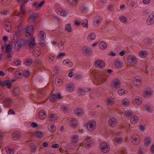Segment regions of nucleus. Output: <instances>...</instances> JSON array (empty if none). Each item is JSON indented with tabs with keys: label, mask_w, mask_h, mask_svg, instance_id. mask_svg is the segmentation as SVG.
Masks as SVG:
<instances>
[{
	"label": "nucleus",
	"mask_w": 154,
	"mask_h": 154,
	"mask_svg": "<svg viewBox=\"0 0 154 154\" xmlns=\"http://www.w3.org/2000/svg\"><path fill=\"white\" fill-rule=\"evenodd\" d=\"M33 28L32 25H30L26 28L25 31L26 33L28 34L29 35L31 36V32H32Z\"/></svg>",
	"instance_id": "obj_14"
},
{
	"label": "nucleus",
	"mask_w": 154,
	"mask_h": 154,
	"mask_svg": "<svg viewBox=\"0 0 154 154\" xmlns=\"http://www.w3.org/2000/svg\"><path fill=\"white\" fill-rule=\"evenodd\" d=\"M25 7L24 4H21V7L20 8V10L22 12L23 15L24 14L26 13V11L24 9V7Z\"/></svg>",
	"instance_id": "obj_41"
},
{
	"label": "nucleus",
	"mask_w": 154,
	"mask_h": 154,
	"mask_svg": "<svg viewBox=\"0 0 154 154\" xmlns=\"http://www.w3.org/2000/svg\"><path fill=\"white\" fill-rule=\"evenodd\" d=\"M115 65L117 67H121L122 66V63L119 60H117L115 63Z\"/></svg>",
	"instance_id": "obj_38"
},
{
	"label": "nucleus",
	"mask_w": 154,
	"mask_h": 154,
	"mask_svg": "<svg viewBox=\"0 0 154 154\" xmlns=\"http://www.w3.org/2000/svg\"><path fill=\"white\" fill-rule=\"evenodd\" d=\"M151 94V92L150 91H146L144 92L145 95L149 96Z\"/></svg>",
	"instance_id": "obj_62"
},
{
	"label": "nucleus",
	"mask_w": 154,
	"mask_h": 154,
	"mask_svg": "<svg viewBox=\"0 0 154 154\" xmlns=\"http://www.w3.org/2000/svg\"><path fill=\"white\" fill-rule=\"evenodd\" d=\"M77 122L75 119H72L70 122V125L73 127H76L77 126Z\"/></svg>",
	"instance_id": "obj_26"
},
{
	"label": "nucleus",
	"mask_w": 154,
	"mask_h": 154,
	"mask_svg": "<svg viewBox=\"0 0 154 154\" xmlns=\"http://www.w3.org/2000/svg\"><path fill=\"white\" fill-rule=\"evenodd\" d=\"M120 20L122 22L125 23L127 21V19L125 17L123 16H120Z\"/></svg>",
	"instance_id": "obj_58"
},
{
	"label": "nucleus",
	"mask_w": 154,
	"mask_h": 154,
	"mask_svg": "<svg viewBox=\"0 0 154 154\" xmlns=\"http://www.w3.org/2000/svg\"><path fill=\"white\" fill-rule=\"evenodd\" d=\"M40 119L42 120L45 119L47 117L46 112L43 110L41 111L39 113Z\"/></svg>",
	"instance_id": "obj_10"
},
{
	"label": "nucleus",
	"mask_w": 154,
	"mask_h": 154,
	"mask_svg": "<svg viewBox=\"0 0 154 154\" xmlns=\"http://www.w3.org/2000/svg\"><path fill=\"white\" fill-rule=\"evenodd\" d=\"M80 10L82 12H85L88 10V8L86 6L82 5L81 6Z\"/></svg>",
	"instance_id": "obj_48"
},
{
	"label": "nucleus",
	"mask_w": 154,
	"mask_h": 154,
	"mask_svg": "<svg viewBox=\"0 0 154 154\" xmlns=\"http://www.w3.org/2000/svg\"><path fill=\"white\" fill-rule=\"evenodd\" d=\"M141 98L140 97H137L135 99V102L137 105H140L142 103Z\"/></svg>",
	"instance_id": "obj_25"
},
{
	"label": "nucleus",
	"mask_w": 154,
	"mask_h": 154,
	"mask_svg": "<svg viewBox=\"0 0 154 154\" xmlns=\"http://www.w3.org/2000/svg\"><path fill=\"white\" fill-rule=\"evenodd\" d=\"M38 15L37 14H33L30 16L29 19H32L33 20L35 21L36 18L37 17Z\"/></svg>",
	"instance_id": "obj_44"
},
{
	"label": "nucleus",
	"mask_w": 154,
	"mask_h": 154,
	"mask_svg": "<svg viewBox=\"0 0 154 154\" xmlns=\"http://www.w3.org/2000/svg\"><path fill=\"white\" fill-rule=\"evenodd\" d=\"M67 12L63 10H59L57 11L58 14L61 16H66L67 15Z\"/></svg>",
	"instance_id": "obj_21"
},
{
	"label": "nucleus",
	"mask_w": 154,
	"mask_h": 154,
	"mask_svg": "<svg viewBox=\"0 0 154 154\" xmlns=\"http://www.w3.org/2000/svg\"><path fill=\"white\" fill-rule=\"evenodd\" d=\"M5 85L9 89H10L12 86L11 82H10L8 80L5 81Z\"/></svg>",
	"instance_id": "obj_37"
},
{
	"label": "nucleus",
	"mask_w": 154,
	"mask_h": 154,
	"mask_svg": "<svg viewBox=\"0 0 154 154\" xmlns=\"http://www.w3.org/2000/svg\"><path fill=\"white\" fill-rule=\"evenodd\" d=\"M96 64L97 66L100 68H102L105 66V63L104 62L101 60H97L96 61Z\"/></svg>",
	"instance_id": "obj_19"
},
{
	"label": "nucleus",
	"mask_w": 154,
	"mask_h": 154,
	"mask_svg": "<svg viewBox=\"0 0 154 154\" xmlns=\"http://www.w3.org/2000/svg\"><path fill=\"white\" fill-rule=\"evenodd\" d=\"M112 87L116 89H118L120 87V82L117 79H115L112 82Z\"/></svg>",
	"instance_id": "obj_6"
},
{
	"label": "nucleus",
	"mask_w": 154,
	"mask_h": 154,
	"mask_svg": "<svg viewBox=\"0 0 154 154\" xmlns=\"http://www.w3.org/2000/svg\"><path fill=\"white\" fill-rule=\"evenodd\" d=\"M125 114L127 117H130L133 115V113L132 111L127 110L125 112Z\"/></svg>",
	"instance_id": "obj_32"
},
{
	"label": "nucleus",
	"mask_w": 154,
	"mask_h": 154,
	"mask_svg": "<svg viewBox=\"0 0 154 154\" xmlns=\"http://www.w3.org/2000/svg\"><path fill=\"white\" fill-rule=\"evenodd\" d=\"M12 136L15 139L19 138L20 136V134L18 132H15L13 133Z\"/></svg>",
	"instance_id": "obj_30"
},
{
	"label": "nucleus",
	"mask_w": 154,
	"mask_h": 154,
	"mask_svg": "<svg viewBox=\"0 0 154 154\" xmlns=\"http://www.w3.org/2000/svg\"><path fill=\"white\" fill-rule=\"evenodd\" d=\"M146 44L148 47H149L151 45H153V42L152 41V40L149 38L146 39Z\"/></svg>",
	"instance_id": "obj_27"
},
{
	"label": "nucleus",
	"mask_w": 154,
	"mask_h": 154,
	"mask_svg": "<svg viewBox=\"0 0 154 154\" xmlns=\"http://www.w3.org/2000/svg\"><path fill=\"white\" fill-rule=\"evenodd\" d=\"M87 127L89 131H94L96 127V122L94 121H91L88 122L87 125Z\"/></svg>",
	"instance_id": "obj_1"
},
{
	"label": "nucleus",
	"mask_w": 154,
	"mask_h": 154,
	"mask_svg": "<svg viewBox=\"0 0 154 154\" xmlns=\"http://www.w3.org/2000/svg\"><path fill=\"white\" fill-rule=\"evenodd\" d=\"M96 36L94 33H90L88 36V39L89 41H91L96 38Z\"/></svg>",
	"instance_id": "obj_18"
},
{
	"label": "nucleus",
	"mask_w": 154,
	"mask_h": 154,
	"mask_svg": "<svg viewBox=\"0 0 154 154\" xmlns=\"http://www.w3.org/2000/svg\"><path fill=\"white\" fill-rule=\"evenodd\" d=\"M138 119L139 118L137 116H135L131 118L130 122L133 124H134L138 121Z\"/></svg>",
	"instance_id": "obj_24"
},
{
	"label": "nucleus",
	"mask_w": 154,
	"mask_h": 154,
	"mask_svg": "<svg viewBox=\"0 0 154 154\" xmlns=\"http://www.w3.org/2000/svg\"><path fill=\"white\" fill-rule=\"evenodd\" d=\"M49 118L50 121H54L56 120L57 117L54 114H52L49 116Z\"/></svg>",
	"instance_id": "obj_35"
},
{
	"label": "nucleus",
	"mask_w": 154,
	"mask_h": 154,
	"mask_svg": "<svg viewBox=\"0 0 154 154\" xmlns=\"http://www.w3.org/2000/svg\"><path fill=\"white\" fill-rule=\"evenodd\" d=\"M151 142V140L149 137H146L145 140V144L148 146Z\"/></svg>",
	"instance_id": "obj_36"
},
{
	"label": "nucleus",
	"mask_w": 154,
	"mask_h": 154,
	"mask_svg": "<svg viewBox=\"0 0 154 154\" xmlns=\"http://www.w3.org/2000/svg\"><path fill=\"white\" fill-rule=\"evenodd\" d=\"M100 47L101 49H105L107 47L106 44L103 42H101L100 43Z\"/></svg>",
	"instance_id": "obj_28"
},
{
	"label": "nucleus",
	"mask_w": 154,
	"mask_h": 154,
	"mask_svg": "<svg viewBox=\"0 0 154 154\" xmlns=\"http://www.w3.org/2000/svg\"><path fill=\"white\" fill-rule=\"evenodd\" d=\"M63 63L65 66L69 67H71L73 65V63L69 59L64 60Z\"/></svg>",
	"instance_id": "obj_11"
},
{
	"label": "nucleus",
	"mask_w": 154,
	"mask_h": 154,
	"mask_svg": "<svg viewBox=\"0 0 154 154\" xmlns=\"http://www.w3.org/2000/svg\"><path fill=\"white\" fill-rule=\"evenodd\" d=\"M107 102L108 104L110 105H112L114 102L113 99L111 98H109L107 100Z\"/></svg>",
	"instance_id": "obj_46"
},
{
	"label": "nucleus",
	"mask_w": 154,
	"mask_h": 154,
	"mask_svg": "<svg viewBox=\"0 0 154 154\" xmlns=\"http://www.w3.org/2000/svg\"><path fill=\"white\" fill-rule=\"evenodd\" d=\"M74 88V86L72 85H67L66 90L67 91H72Z\"/></svg>",
	"instance_id": "obj_42"
},
{
	"label": "nucleus",
	"mask_w": 154,
	"mask_h": 154,
	"mask_svg": "<svg viewBox=\"0 0 154 154\" xmlns=\"http://www.w3.org/2000/svg\"><path fill=\"white\" fill-rule=\"evenodd\" d=\"M65 29L69 32H71L72 31V29L71 28L70 24H68L66 25Z\"/></svg>",
	"instance_id": "obj_34"
},
{
	"label": "nucleus",
	"mask_w": 154,
	"mask_h": 154,
	"mask_svg": "<svg viewBox=\"0 0 154 154\" xmlns=\"http://www.w3.org/2000/svg\"><path fill=\"white\" fill-rule=\"evenodd\" d=\"M45 33V32L43 31H42L40 32L41 35V38L42 40H44L45 38V36H44Z\"/></svg>",
	"instance_id": "obj_50"
},
{
	"label": "nucleus",
	"mask_w": 154,
	"mask_h": 154,
	"mask_svg": "<svg viewBox=\"0 0 154 154\" xmlns=\"http://www.w3.org/2000/svg\"><path fill=\"white\" fill-rule=\"evenodd\" d=\"M129 102L127 99H125L123 101L122 103L123 105H127L129 104Z\"/></svg>",
	"instance_id": "obj_61"
},
{
	"label": "nucleus",
	"mask_w": 154,
	"mask_h": 154,
	"mask_svg": "<svg viewBox=\"0 0 154 154\" xmlns=\"http://www.w3.org/2000/svg\"><path fill=\"white\" fill-rule=\"evenodd\" d=\"M42 132L38 131L36 132L35 136L41 138L42 137Z\"/></svg>",
	"instance_id": "obj_40"
},
{
	"label": "nucleus",
	"mask_w": 154,
	"mask_h": 154,
	"mask_svg": "<svg viewBox=\"0 0 154 154\" xmlns=\"http://www.w3.org/2000/svg\"><path fill=\"white\" fill-rule=\"evenodd\" d=\"M14 63L15 65L17 66H20L21 65V61L19 59L18 60H15L14 61Z\"/></svg>",
	"instance_id": "obj_47"
},
{
	"label": "nucleus",
	"mask_w": 154,
	"mask_h": 154,
	"mask_svg": "<svg viewBox=\"0 0 154 154\" xmlns=\"http://www.w3.org/2000/svg\"><path fill=\"white\" fill-rule=\"evenodd\" d=\"M82 25L84 27H88V20L87 19H85L83 21V22L82 23Z\"/></svg>",
	"instance_id": "obj_49"
},
{
	"label": "nucleus",
	"mask_w": 154,
	"mask_h": 154,
	"mask_svg": "<svg viewBox=\"0 0 154 154\" xmlns=\"http://www.w3.org/2000/svg\"><path fill=\"white\" fill-rule=\"evenodd\" d=\"M16 75V76L17 78H20V77H19V76H21L22 75V74L19 71H17L15 73Z\"/></svg>",
	"instance_id": "obj_57"
},
{
	"label": "nucleus",
	"mask_w": 154,
	"mask_h": 154,
	"mask_svg": "<svg viewBox=\"0 0 154 154\" xmlns=\"http://www.w3.org/2000/svg\"><path fill=\"white\" fill-rule=\"evenodd\" d=\"M94 141L91 140H89L87 141L85 143V146L88 149L91 147Z\"/></svg>",
	"instance_id": "obj_20"
},
{
	"label": "nucleus",
	"mask_w": 154,
	"mask_h": 154,
	"mask_svg": "<svg viewBox=\"0 0 154 154\" xmlns=\"http://www.w3.org/2000/svg\"><path fill=\"white\" fill-rule=\"evenodd\" d=\"M22 44L19 41H17L15 44V48L18 50H19L21 47Z\"/></svg>",
	"instance_id": "obj_29"
},
{
	"label": "nucleus",
	"mask_w": 154,
	"mask_h": 154,
	"mask_svg": "<svg viewBox=\"0 0 154 154\" xmlns=\"http://www.w3.org/2000/svg\"><path fill=\"white\" fill-rule=\"evenodd\" d=\"M75 112L76 115H80L82 114V110L80 109H77L75 110Z\"/></svg>",
	"instance_id": "obj_54"
},
{
	"label": "nucleus",
	"mask_w": 154,
	"mask_h": 154,
	"mask_svg": "<svg viewBox=\"0 0 154 154\" xmlns=\"http://www.w3.org/2000/svg\"><path fill=\"white\" fill-rule=\"evenodd\" d=\"M58 47L60 50L63 49L64 47V45L63 43L60 42L58 44Z\"/></svg>",
	"instance_id": "obj_60"
},
{
	"label": "nucleus",
	"mask_w": 154,
	"mask_h": 154,
	"mask_svg": "<svg viewBox=\"0 0 154 154\" xmlns=\"http://www.w3.org/2000/svg\"><path fill=\"white\" fill-rule=\"evenodd\" d=\"M48 128L49 131L51 133L54 132L56 131V126L52 124V123L49 124Z\"/></svg>",
	"instance_id": "obj_9"
},
{
	"label": "nucleus",
	"mask_w": 154,
	"mask_h": 154,
	"mask_svg": "<svg viewBox=\"0 0 154 154\" xmlns=\"http://www.w3.org/2000/svg\"><path fill=\"white\" fill-rule=\"evenodd\" d=\"M54 56H50L48 59V61L50 63H53L54 61Z\"/></svg>",
	"instance_id": "obj_45"
},
{
	"label": "nucleus",
	"mask_w": 154,
	"mask_h": 154,
	"mask_svg": "<svg viewBox=\"0 0 154 154\" xmlns=\"http://www.w3.org/2000/svg\"><path fill=\"white\" fill-rule=\"evenodd\" d=\"M129 62L132 64H135L137 63V58L134 57L130 56L128 58Z\"/></svg>",
	"instance_id": "obj_16"
},
{
	"label": "nucleus",
	"mask_w": 154,
	"mask_h": 154,
	"mask_svg": "<svg viewBox=\"0 0 154 154\" xmlns=\"http://www.w3.org/2000/svg\"><path fill=\"white\" fill-rule=\"evenodd\" d=\"M145 109L146 111L150 112L152 111V109L150 106L149 104L146 105L145 106Z\"/></svg>",
	"instance_id": "obj_43"
},
{
	"label": "nucleus",
	"mask_w": 154,
	"mask_h": 154,
	"mask_svg": "<svg viewBox=\"0 0 154 154\" xmlns=\"http://www.w3.org/2000/svg\"><path fill=\"white\" fill-rule=\"evenodd\" d=\"M102 19L100 16L96 17L94 19V24L97 26H99V23L102 21Z\"/></svg>",
	"instance_id": "obj_12"
},
{
	"label": "nucleus",
	"mask_w": 154,
	"mask_h": 154,
	"mask_svg": "<svg viewBox=\"0 0 154 154\" xmlns=\"http://www.w3.org/2000/svg\"><path fill=\"white\" fill-rule=\"evenodd\" d=\"M61 98L60 94H53L49 97V100L51 102H54L57 99H60Z\"/></svg>",
	"instance_id": "obj_5"
},
{
	"label": "nucleus",
	"mask_w": 154,
	"mask_h": 154,
	"mask_svg": "<svg viewBox=\"0 0 154 154\" xmlns=\"http://www.w3.org/2000/svg\"><path fill=\"white\" fill-rule=\"evenodd\" d=\"M11 103V100L8 99H6L4 101L5 104L6 106H8Z\"/></svg>",
	"instance_id": "obj_51"
},
{
	"label": "nucleus",
	"mask_w": 154,
	"mask_h": 154,
	"mask_svg": "<svg viewBox=\"0 0 154 154\" xmlns=\"http://www.w3.org/2000/svg\"><path fill=\"white\" fill-rule=\"evenodd\" d=\"M32 59L30 60L29 59H28L25 60V64L26 66H29L32 63Z\"/></svg>",
	"instance_id": "obj_33"
},
{
	"label": "nucleus",
	"mask_w": 154,
	"mask_h": 154,
	"mask_svg": "<svg viewBox=\"0 0 154 154\" xmlns=\"http://www.w3.org/2000/svg\"><path fill=\"white\" fill-rule=\"evenodd\" d=\"M154 23V13H152L148 17L146 23L148 25H151Z\"/></svg>",
	"instance_id": "obj_3"
},
{
	"label": "nucleus",
	"mask_w": 154,
	"mask_h": 154,
	"mask_svg": "<svg viewBox=\"0 0 154 154\" xmlns=\"http://www.w3.org/2000/svg\"><path fill=\"white\" fill-rule=\"evenodd\" d=\"M24 88L25 91H28L29 90V85H26L24 86Z\"/></svg>",
	"instance_id": "obj_64"
},
{
	"label": "nucleus",
	"mask_w": 154,
	"mask_h": 154,
	"mask_svg": "<svg viewBox=\"0 0 154 154\" xmlns=\"http://www.w3.org/2000/svg\"><path fill=\"white\" fill-rule=\"evenodd\" d=\"M103 77L102 76H100L97 78V79L99 82V83H101L104 82L105 81L103 79Z\"/></svg>",
	"instance_id": "obj_55"
},
{
	"label": "nucleus",
	"mask_w": 154,
	"mask_h": 154,
	"mask_svg": "<svg viewBox=\"0 0 154 154\" xmlns=\"http://www.w3.org/2000/svg\"><path fill=\"white\" fill-rule=\"evenodd\" d=\"M78 140V136L76 135H75L72 137V142L74 143V144H75Z\"/></svg>",
	"instance_id": "obj_39"
},
{
	"label": "nucleus",
	"mask_w": 154,
	"mask_h": 154,
	"mask_svg": "<svg viewBox=\"0 0 154 154\" xmlns=\"http://www.w3.org/2000/svg\"><path fill=\"white\" fill-rule=\"evenodd\" d=\"M122 139L120 137L116 138L114 139V141L118 143H120L122 142Z\"/></svg>",
	"instance_id": "obj_56"
},
{
	"label": "nucleus",
	"mask_w": 154,
	"mask_h": 154,
	"mask_svg": "<svg viewBox=\"0 0 154 154\" xmlns=\"http://www.w3.org/2000/svg\"><path fill=\"white\" fill-rule=\"evenodd\" d=\"M33 54L34 56L36 57H38L40 54V49L38 47H35L34 50Z\"/></svg>",
	"instance_id": "obj_15"
},
{
	"label": "nucleus",
	"mask_w": 154,
	"mask_h": 154,
	"mask_svg": "<svg viewBox=\"0 0 154 154\" xmlns=\"http://www.w3.org/2000/svg\"><path fill=\"white\" fill-rule=\"evenodd\" d=\"M100 147L101 151L104 153H107L109 150V145L106 142L101 143Z\"/></svg>",
	"instance_id": "obj_2"
},
{
	"label": "nucleus",
	"mask_w": 154,
	"mask_h": 154,
	"mask_svg": "<svg viewBox=\"0 0 154 154\" xmlns=\"http://www.w3.org/2000/svg\"><path fill=\"white\" fill-rule=\"evenodd\" d=\"M85 88H79V93L81 94H84L85 93Z\"/></svg>",
	"instance_id": "obj_52"
},
{
	"label": "nucleus",
	"mask_w": 154,
	"mask_h": 154,
	"mask_svg": "<svg viewBox=\"0 0 154 154\" xmlns=\"http://www.w3.org/2000/svg\"><path fill=\"white\" fill-rule=\"evenodd\" d=\"M146 54V52L145 51H143L141 52L139 55L140 56L144 57Z\"/></svg>",
	"instance_id": "obj_63"
},
{
	"label": "nucleus",
	"mask_w": 154,
	"mask_h": 154,
	"mask_svg": "<svg viewBox=\"0 0 154 154\" xmlns=\"http://www.w3.org/2000/svg\"><path fill=\"white\" fill-rule=\"evenodd\" d=\"M117 124V121L115 118H112L109 121V125L111 127H115Z\"/></svg>",
	"instance_id": "obj_8"
},
{
	"label": "nucleus",
	"mask_w": 154,
	"mask_h": 154,
	"mask_svg": "<svg viewBox=\"0 0 154 154\" xmlns=\"http://www.w3.org/2000/svg\"><path fill=\"white\" fill-rule=\"evenodd\" d=\"M23 75L25 77H28L30 75V72L28 71H25L23 72Z\"/></svg>",
	"instance_id": "obj_59"
},
{
	"label": "nucleus",
	"mask_w": 154,
	"mask_h": 154,
	"mask_svg": "<svg viewBox=\"0 0 154 154\" xmlns=\"http://www.w3.org/2000/svg\"><path fill=\"white\" fill-rule=\"evenodd\" d=\"M62 82L60 79L57 78H56L55 81V84L57 86H59L62 83Z\"/></svg>",
	"instance_id": "obj_31"
},
{
	"label": "nucleus",
	"mask_w": 154,
	"mask_h": 154,
	"mask_svg": "<svg viewBox=\"0 0 154 154\" xmlns=\"http://www.w3.org/2000/svg\"><path fill=\"white\" fill-rule=\"evenodd\" d=\"M12 44L11 43L6 45L5 48V52L6 53H9L12 51V50L11 48Z\"/></svg>",
	"instance_id": "obj_17"
},
{
	"label": "nucleus",
	"mask_w": 154,
	"mask_h": 154,
	"mask_svg": "<svg viewBox=\"0 0 154 154\" xmlns=\"http://www.w3.org/2000/svg\"><path fill=\"white\" fill-rule=\"evenodd\" d=\"M134 84L137 86H139L141 85V80L139 76L136 77L134 79Z\"/></svg>",
	"instance_id": "obj_13"
},
{
	"label": "nucleus",
	"mask_w": 154,
	"mask_h": 154,
	"mask_svg": "<svg viewBox=\"0 0 154 154\" xmlns=\"http://www.w3.org/2000/svg\"><path fill=\"white\" fill-rule=\"evenodd\" d=\"M83 52L84 54L88 55L90 54L91 51L89 48L85 47L83 49Z\"/></svg>",
	"instance_id": "obj_22"
},
{
	"label": "nucleus",
	"mask_w": 154,
	"mask_h": 154,
	"mask_svg": "<svg viewBox=\"0 0 154 154\" xmlns=\"http://www.w3.org/2000/svg\"><path fill=\"white\" fill-rule=\"evenodd\" d=\"M13 93L15 96L20 95V89L18 87L15 88L13 91Z\"/></svg>",
	"instance_id": "obj_23"
},
{
	"label": "nucleus",
	"mask_w": 154,
	"mask_h": 154,
	"mask_svg": "<svg viewBox=\"0 0 154 154\" xmlns=\"http://www.w3.org/2000/svg\"><path fill=\"white\" fill-rule=\"evenodd\" d=\"M124 93H125V92L124 91V89H120L119 90L118 93L119 95L122 96Z\"/></svg>",
	"instance_id": "obj_53"
},
{
	"label": "nucleus",
	"mask_w": 154,
	"mask_h": 154,
	"mask_svg": "<svg viewBox=\"0 0 154 154\" xmlns=\"http://www.w3.org/2000/svg\"><path fill=\"white\" fill-rule=\"evenodd\" d=\"M132 143L135 145H137L139 144L140 142L139 137L137 134L133 135L132 137Z\"/></svg>",
	"instance_id": "obj_4"
},
{
	"label": "nucleus",
	"mask_w": 154,
	"mask_h": 154,
	"mask_svg": "<svg viewBox=\"0 0 154 154\" xmlns=\"http://www.w3.org/2000/svg\"><path fill=\"white\" fill-rule=\"evenodd\" d=\"M36 45V43L35 42V39L34 38L31 37L30 41L28 44V47L31 48L32 49Z\"/></svg>",
	"instance_id": "obj_7"
}]
</instances>
